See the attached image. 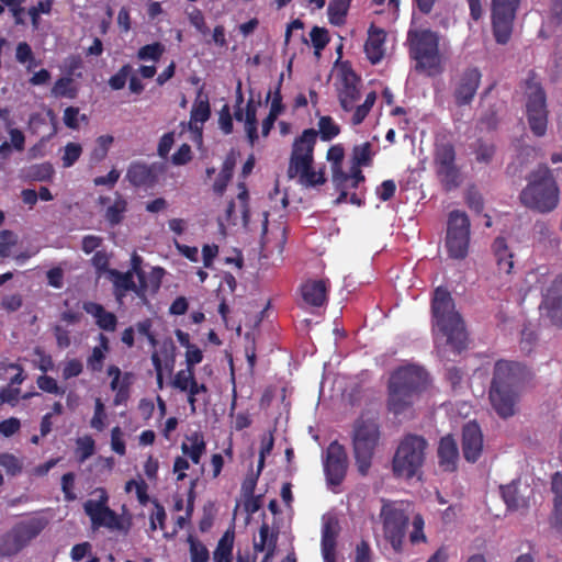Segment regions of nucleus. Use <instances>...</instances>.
Listing matches in <instances>:
<instances>
[{
	"label": "nucleus",
	"mask_w": 562,
	"mask_h": 562,
	"mask_svg": "<svg viewBox=\"0 0 562 562\" xmlns=\"http://www.w3.org/2000/svg\"><path fill=\"white\" fill-rule=\"evenodd\" d=\"M317 125L318 131L304 130L291 147L286 176L303 188H316L327 181L324 168H315L314 149L318 135L322 140L330 142L340 134V126L329 115L321 116Z\"/></svg>",
	"instance_id": "obj_1"
},
{
	"label": "nucleus",
	"mask_w": 562,
	"mask_h": 562,
	"mask_svg": "<svg viewBox=\"0 0 562 562\" xmlns=\"http://www.w3.org/2000/svg\"><path fill=\"white\" fill-rule=\"evenodd\" d=\"M536 374L526 363L499 359L494 363L488 400L501 418L516 414L521 394L535 386Z\"/></svg>",
	"instance_id": "obj_2"
},
{
	"label": "nucleus",
	"mask_w": 562,
	"mask_h": 562,
	"mask_svg": "<svg viewBox=\"0 0 562 562\" xmlns=\"http://www.w3.org/2000/svg\"><path fill=\"white\" fill-rule=\"evenodd\" d=\"M428 384L429 376L424 368L415 364L397 368L392 372L387 384V409L394 415L405 413Z\"/></svg>",
	"instance_id": "obj_3"
},
{
	"label": "nucleus",
	"mask_w": 562,
	"mask_h": 562,
	"mask_svg": "<svg viewBox=\"0 0 562 562\" xmlns=\"http://www.w3.org/2000/svg\"><path fill=\"white\" fill-rule=\"evenodd\" d=\"M434 326L447 338V344L460 353L467 347V331L461 315L456 311L451 293L438 286L431 300Z\"/></svg>",
	"instance_id": "obj_4"
},
{
	"label": "nucleus",
	"mask_w": 562,
	"mask_h": 562,
	"mask_svg": "<svg viewBox=\"0 0 562 562\" xmlns=\"http://www.w3.org/2000/svg\"><path fill=\"white\" fill-rule=\"evenodd\" d=\"M527 180L528 184L519 194L521 204L539 213L552 212L559 204L560 192L548 166L540 165Z\"/></svg>",
	"instance_id": "obj_5"
},
{
	"label": "nucleus",
	"mask_w": 562,
	"mask_h": 562,
	"mask_svg": "<svg viewBox=\"0 0 562 562\" xmlns=\"http://www.w3.org/2000/svg\"><path fill=\"white\" fill-rule=\"evenodd\" d=\"M428 441L420 435H405L393 456L392 471L395 477L409 480L416 476L426 460Z\"/></svg>",
	"instance_id": "obj_6"
},
{
	"label": "nucleus",
	"mask_w": 562,
	"mask_h": 562,
	"mask_svg": "<svg viewBox=\"0 0 562 562\" xmlns=\"http://www.w3.org/2000/svg\"><path fill=\"white\" fill-rule=\"evenodd\" d=\"M381 437L380 425L375 418L361 415L353 423L352 448L358 471L366 475L371 467L374 450Z\"/></svg>",
	"instance_id": "obj_7"
},
{
	"label": "nucleus",
	"mask_w": 562,
	"mask_h": 562,
	"mask_svg": "<svg viewBox=\"0 0 562 562\" xmlns=\"http://www.w3.org/2000/svg\"><path fill=\"white\" fill-rule=\"evenodd\" d=\"M438 40L439 37H408V53L411 59L415 61V71L428 77L443 72V58Z\"/></svg>",
	"instance_id": "obj_8"
},
{
	"label": "nucleus",
	"mask_w": 562,
	"mask_h": 562,
	"mask_svg": "<svg viewBox=\"0 0 562 562\" xmlns=\"http://www.w3.org/2000/svg\"><path fill=\"white\" fill-rule=\"evenodd\" d=\"M535 79V72L530 71L526 80V115L532 134L541 137L546 134L548 126L547 97L541 85Z\"/></svg>",
	"instance_id": "obj_9"
},
{
	"label": "nucleus",
	"mask_w": 562,
	"mask_h": 562,
	"mask_svg": "<svg viewBox=\"0 0 562 562\" xmlns=\"http://www.w3.org/2000/svg\"><path fill=\"white\" fill-rule=\"evenodd\" d=\"M380 517L383 525V536L395 553L403 552L404 539L409 517L403 504L385 502L381 508Z\"/></svg>",
	"instance_id": "obj_10"
},
{
	"label": "nucleus",
	"mask_w": 562,
	"mask_h": 562,
	"mask_svg": "<svg viewBox=\"0 0 562 562\" xmlns=\"http://www.w3.org/2000/svg\"><path fill=\"white\" fill-rule=\"evenodd\" d=\"M470 220L465 212L453 210L449 213L446 248L451 259L463 260L470 247Z\"/></svg>",
	"instance_id": "obj_11"
},
{
	"label": "nucleus",
	"mask_w": 562,
	"mask_h": 562,
	"mask_svg": "<svg viewBox=\"0 0 562 562\" xmlns=\"http://www.w3.org/2000/svg\"><path fill=\"white\" fill-rule=\"evenodd\" d=\"M43 519L34 518L14 526L0 540V557H12L36 538L45 528Z\"/></svg>",
	"instance_id": "obj_12"
},
{
	"label": "nucleus",
	"mask_w": 562,
	"mask_h": 562,
	"mask_svg": "<svg viewBox=\"0 0 562 562\" xmlns=\"http://www.w3.org/2000/svg\"><path fill=\"white\" fill-rule=\"evenodd\" d=\"M520 0H492L493 35H512Z\"/></svg>",
	"instance_id": "obj_13"
},
{
	"label": "nucleus",
	"mask_w": 562,
	"mask_h": 562,
	"mask_svg": "<svg viewBox=\"0 0 562 562\" xmlns=\"http://www.w3.org/2000/svg\"><path fill=\"white\" fill-rule=\"evenodd\" d=\"M348 468L347 453L338 441L329 443L324 461V472L329 485H340L346 477Z\"/></svg>",
	"instance_id": "obj_14"
},
{
	"label": "nucleus",
	"mask_w": 562,
	"mask_h": 562,
	"mask_svg": "<svg viewBox=\"0 0 562 562\" xmlns=\"http://www.w3.org/2000/svg\"><path fill=\"white\" fill-rule=\"evenodd\" d=\"M108 496L103 493L99 499H88L83 504L85 513L90 517L93 528L106 527L122 529V522L114 510L106 505Z\"/></svg>",
	"instance_id": "obj_15"
},
{
	"label": "nucleus",
	"mask_w": 562,
	"mask_h": 562,
	"mask_svg": "<svg viewBox=\"0 0 562 562\" xmlns=\"http://www.w3.org/2000/svg\"><path fill=\"white\" fill-rule=\"evenodd\" d=\"M482 74L476 67H469L458 77L453 87V98L458 106L469 105L480 87Z\"/></svg>",
	"instance_id": "obj_16"
},
{
	"label": "nucleus",
	"mask_w": 562,
	"mask_h": 562,
	"mask_svg": "<svg viewBox=\"0 0 562 562\" xmlns=\"http://www.w3.org/2000/svg\"><path fill=\"white\" fill-rule=\"evenodd\" d=\"M461 447L463 458L470 463H475L482 456L483 434L476 422L471 420L463 425Z\"/></svg>",
	"instance_id": "obj_17"
},
{
	"label": "nucleus",
	"mask_w": 562,
	"mask_h": 562,
	"mask_svg": "<svg viewBox=\"0 0 562 562\" xmlns=\"http://www.w3.org/2000/svg\"><path fill=\"white\" fill-rule=\"evenodd\" d=\"M360 78L357 74L348 68L341 70L340 87L338 88V100L344 111L350 112L355 108V103L360 99L358 88Z\"/></svg>",
	"instance_id": "obj_18"
},
{
	"label": "nucleus",
	"mask_w": 562,
	"mask_h": 562,
	"mask_svg": "<svg viewBox=\"0 0 562 562\" xmlns=\"http://www.w3.org/2000/svg\"><path fill=\"white\" fill-rule=\"evenodd\" d=\"M125 179L134 188L149 189L157 183L158 176L154 165L133 161L127 167Z\"/></svg>",
	"instance_id": "obj_19"
},
{
	"label": "nucleus",
	"mask_w": 562,
	"mask_h": 562,
	"mask_svg": "<svg viewBox=\"0 0 562 562\" xmlns=\"http://www.w3.org/2000/svg\"><path fill=\"white\" fill-rule=\"evenodd\" d=\"M438 465L443 472H454L460 459L457 440L452 435L443 436L437 448Z\"/></svg>",
	"instance_id": "obj_20"
},
{
	"label": "nucleus",
	"mask_w": 562,
	"mask_h": 562,
	"mask_svg": "<svg viewBox=\"0 0 562 562\" xmlns=\"http://www.w3.org/2000/svg\"><path fill=\"white\" fill-rule=\"evenodd\" d=\"M339 524L335 517H328L322 526V555L324 562H336V547Z\"/></svg>",
	"instance_id": "obj_21"
},
{
	"label": "nucleus",
	"mask_w": 562,
	"mask_h": 562,
	"mask_svg": "<svg viewBox=\"0 0 562 562\" xmlns=\"http://www.w3.org/2000/svg\"><path fill=\"white\" fill-rule=\"evenodd\" d=\"M544 303L551 322L562 328V273L553 280L548 289Z\"/></svg>",
	"instance_id": "obj_22"
},
{
	"label": "nucleus",
	"mask_w": 562,
	"mask_h": 562,
	"mask_svg": "<svg viewBox=\"0 0 562 562\" xmlns=\"http://www.w3.org/2000/svg\"><path fill=\"white\" fill-rule=\"evenodd\" d=\"M82 310L94 318L95 325L100 329L104 331H114L116 329V315L106 311L103 305L92 301H85L82 303Z\"/></svg>",
	"instance_id": "obj_23"
},
{
	"label": "nucleus",
	"mask_w": 562,
	"mask_h": 562,
	"mask_svg": "<svg viewBox=\"0 0 562 562\" xmlns=\"http://www.w3.org/2000/svg\"><path fill=\"white\" fill-rule=\"evenodd\" d=\"M303 301L314 307L323 306L327 301V285L324 280H310L301 286Z\"/></svg>",
	"instance_id": "obj_24"
},
{
	"label": "nucleus",
	"mask_w": 562,
	"mask_h": 562,
	"mask_svg": "<svg viewBox=\"0 0 562 562\" xmlns=\"http://www.w3.org/2000/svg\"><path fill=\"white\" fill-rule=\"evenodd\" d=\"M551 492L553 494L551 525L562 536V473L555 472L552 475Z\"/></svg>",
	"instance_id": "obj_25"
},
{
	"label": "nucleus",
	"mask_w": 562,
	"mask_h": 562,
	"mask_svg": "<svg viewBox=\"0 0 562 562\" xmlns=\"http://www.w3.org/2000/svg\"><path fill=\"white\" fill-rule=\"evenodd\" d=\"M108 273L113 282L114 296L119 302H122L126 293L128 291L133 292V290L136 288L133 271L121 272L116 269H109Z\"/></svg>",
	"instance_id": "obj_26"
},
{
	"label": "nucleus",
	"mask_w": 562,
	"mask_h": 562,
	"mask_svg": "<svg viewBox=\"0 0 562 562\" xmlns=\"http://www.w3.org/2000/svg\"><path fill=\"white\" fill-rule=\"evenodd\" d=\"M492 250L499 272L509 274L514 268V255L509 250L504 237H496L492 244Z\"/></svg>",
	"instance_id": "obj_27"
},
{
	"label": "nucleus",
	"mask_w": 562,
	"mask_h": 562,
	"mask_svg": "<svg viewBox=\"0 0 562 562\" xmlns=\"http://www.w3.org/2000/svg\"><path fill=\"white\" fill-rule=\"evenodd\" d=\"M205 450L206 443L204 437L199 431H194L190 436H187V441L181 445L182 453L189 457L194 464L200 463Z\"/></svg>",
	"instance_id": "obj_28"
},
{
	"label": "nucleus",
	"mask_w": 562,
	"mask_h": 562,
	"mask_svg": "<svg viewBox=\"0 0 562 562\" xmlns=\"http://www.w3.org/2000/svg\"><path fill=\"white\" fill-rule=\"evenodd\" d=\"M98 341L99 345L93 347L91 355L87 358V367L92 372L102 371L106 353L110 350V341L104 334H99Z\"/></svg>",
	"instance_id": "obj_29"
},
{
	"label": "nucleus",
	"mask_w": 562,
	"mask_h": 562,
	"mask_svg": "<svg viewBox=\"0 0 562 562\" xmlns=\"http://www.w3.org/2000/svg\"><path fill=\"white\" fill-rule=\"evenodd\" d=\"M436 175L446 191H451L460 186V170L456 164L435 166Z\"/></svg>",
	"instance_id": "obj_30"
},
{
	"label": "nucleus",
	"mask_w": 562,
	"mask_h": 562,
	"mask_svg": "<svg viewBox=\"0 0 562 562\" xmlns=\"http://www.w3.org/2000/svg\"><path fill=\"white\" fill-rule=\"evenodd\" d=\"M470 148L474 155L475 161L480 165H490L496 154L495 144L484 138H477L471 144Z\"/></svg>",
	"instance_id": "obj_31"
},
{
	"label": "nucleus",
	"mask_w": 562,
	"mask_h": 562,
	"mask_svg": "<svg viewBox=\"0 0 562 562\" xmlns=\"http://www.w3.org/2000/svg\"><path fill=\"white\" fill-rule=\"evenodd\" d=\"M234 539V531L227 530L224 532L213 552L214 562H232Z\"/></svg>",
	"instance_id": "obj_32"
},
{
	"label": "nucleus",
	"mask_w": 562,
	"mask_h": 562,
	"mask_svg": "<svg viewBox=\"0 0 562 562\" xmlns=\"http://www.w3.org/2000/svg\"><path fill=\"white\" fill-rule=\"evenodd\" d=\"M127 211V201L120 194H115V200L112 205L108 206L104 217L106 222L112 226H116L122 223L124 215Z\"/></svg>",
	"instance_id": "obj_33"
},
{
	"label": "nucleus",
	"mask_w": 562,
	"mask_h": 562,
	"mask_svg": "<svg viewBox=\"0 0 562 562\" xmlns=\"http://www.w3.org/2000/svg\"><path fill=\"white\" fill-rule=\"evenodd\" d=\"M519 483L513 481L510 484L501 486L502 497L508 509H518L527 506V502L518 493Z\"/></svg>",
	"instance_id": "obj_34"
},
{
	"label": "nucleus",
	"mask_w": 562,
	"mask_h": 562,
	"mask_svg": "<svg viewBox=\"0 0 562 562\" xmlns=\"http://www.w3.org/2000/svg\"><path fill=\"white\" fill-rule=\"evenodd\" d=\"M344 157L345 149L340 144L333 145L327 150V160L331 164L333 181H337L345 176V171L342 170Z\"/></svg>",
	"instance_id": "obj_35"
},
{
	"label": "nucleus",
	"mask_w": 562,
	"mask_h": 562,
	"mask_svg": "<svg viewBox=\"0 0 562 562\" xmlns=\"http://www.w3.org/2000/svg\"><path fill=\"white\" fill-rule=\"evenodd\" d=\"M25 179L30 181H50L54 176V167L50 162L35 164L27 167L24 171Z\"/></svg>",
	"instance_id": "obj_36"
},
{
	"label": "nucleus",
	"mask_w": 562,
	"mask_h": 562,
	"mask_svg": "<svg viewBox=\"0 0 562 562\" xmlns=\"http://www.w3.org/2000/svg\"><path fill=\"white\" fill-rule=\"evenodd\" d=\"M456 164V149L450 142H440L435 146L434 165H453Z\"/></svg>",
	"instance_id": "obj_37"
},
{
	"label": "nucleus",
	"mask_w": 562,
	"mask_h": 562,
	"mask_svg": "<svg viewBox=\"0 0 562 562\" xmlns=\"http://www.w3.org/2000/svg\"><path fill=\"white\" fill-rule=\"evenodd\" d=\"M384 40L385 37H367L364 53L373 65L379 64L385 55Z\"/></svg>",
	"instance_id": "obj_38"
},
{
	"label": "nucleus",
	"mask_w": 562,
	"mask_h": 562,
	"mask_svg": "<svg viewBox=\"0 0 562 562\" xmlns=\"http://www.w3.org/2000/svg\"><path fill=\"white\" fill-rule=\"evenodd\" d=\"M52 94L56 98L75 99L78 94V88L71 77L64 76L55 81Z\"/></svg>",
	"instance_id": "obj_39"
},
{
	"label": "nucleus",
	"mask_w": 562,
	"mask_h": 562,
	"mask_svg": "<svg viewBox=\"0 0 562 562\" xmlns=\"http://www.w3.org/2000/svg\"><path fill=\"white\" fill-rule=\"evenodd\" d=\"M189 552L191 562H207L210 552L205 544L193 536H188Z\"/></svg>",
	"instance_id": "obj_40"
},
{
	"label": "nucleus",
	"mask_w": 562,
	"mask_h": 562,
	"mask_svg": "<svg viewBox=\"0 0 562 562\" xmlns=\"http://www.w3.org/2000/svg\"><path fill=\"white\" fill-rule=\"evenodd\" d=\"M138 279V284H136V288L133 290V292L144 302H147V292L149 288L151 289V292H157L160 286V278L156 280H151L150 284L147 281L146 273H137L135 274Z\"/></svg>",
	"instance_id": "obj_41"
},
{
	"label": "nucleus",
	"mask_w": 562,
	"mask_h": 562,
	"mask_svg": "<svg viewBox=\"0 0 562 562\" xmlns=\"http://www.w3.org/2000/svg\"><path fill=\"white\" fill-rule=\"evenodd\" d=\"M233 169L234 161L228 159L225 160L223 168L213 184V190L216 194L222 195L225 192L227 184L233 177Z\"/></svg>",
	"instance_id": "obj_42"
},
{
	"label": "nucleus",
	"mask_w": 562,
	"mask_h": 562,
	"mask_svg": "<svg viewBox=\"0 0 562 562\" xmlns=\"http://www.w3.org/2000/svg\"><path fill=\"white\" fill-rule=\"evenodd\" d=\"M195 378V370H191L189 368L179 370L170 381V385L180 391L188 392L190 389L191 382Z\"/></svg>",
	"instance_id": "obj_43"
},
{
	"label": "nucleus",
	"mask_w": 562,
	"mask_h": 562,
	"mask_svg": "<svg viewBox=\"0 0 562 562\" xmlns=\"http://www.w3.org/2000/svg\"><path fill=\"white\" fill-rule=\"evenodd\" d=\"M82 155V146L79 143L70 142L63 148L61 164L64 168L72 167Z\"/></svg>",
	"instance_id": "obj_44"
},
{
	"label": "nucleus",
	"mask_w": 562,
	"mask_h": 562,
	"mask_svg": "<svg viewBox=\"0 0 562 562\" xmlns=\"http://www.w3.org/2000/svg\"><path fill=\"white\" fill-rule=\"evenodd\" d=\"M0 465L5 470L8 475L15 476L23 470L22 461L13 453H0Z\"/></svg>",
	"instance_id": "obj_45"
},
{
	"label": "nucleus",
	"mask_w": 562,
	"mask_h": 562,
	"mask_svg": "<svg viewBox=\"0 0 562 562\" xmlns=\"http://www.w3.org/2000/svg\"><path fill=\"white\" fill-rule=\"evenodd\" d=\"M77 445V454L78 460L80 462L86 461L89 459L95 450V442L94 439L91 436H83L76 440Z\"/></svg>",
	"instance_id": "obj_46"
},
{
	"label": "nucleus",
	"mask_w": 562,
	"mask_h": 562,
	"mask_svg": "<svg viewBox=\"0 0 562 562\" xmlns=\"http://www.w3.org/2000/svg\"><path fill=\"white\" fill-rule=\"evenodd\" d=\"M371 144L366 142L361 145H356L352 149V165L357 166H369L371 164Z\"/></svg>",
	"instance_id": "obj_47"
},
{
	"label": "nucleus",
	"mask_w": 562,
	"mask_h": 562,
	"mask_svg": "<svg viewBox=\"0 0 562 562\" xmlns=\"http://www.w3.org/2000/svg\"><path fill=\"white\" fill-rule=\"evenodd\" d=\"M211 115V109L207 98L198 99L191 110V121L195 123H204Z\"/></svg>",
	"instance_id": "obj_48"
},
{
	"label": "nucleus",
	"mask_w": 562,
	"mask_h": 562,
	"mask_svg": "<svg viewBox=\"0 0 562 562\" xmlns=\"http://www.w3.org/2000/svg\"><path fill=\"white\" fill-rule=\"evenodd\" d=\"M15 58L21 64L29 63L26 67L29 71L40 64V61L35 60L31 46L25 42L19 43L16 46Z\"/></svg>",
	"instance_id": "obj_49"
},
{
	"label": "nucleus",
	"mask_w": 562,
	"mask_h": 562,
	"mask_svg": "<svg viewBox=\"0 0 562 562\" xmlns=\"http://www.w3.org/2000/svg\"><path fill=\"white\" fill-rule=\"evenodd\" d=\"M165 52V47L160 43L145 45L138 49L137 57L140 60L158 61Z\"/></svg>",
	"instance_id": "obj_50"
},
{
	"label": "nucleus",
	"mask_w": 562,
	"mask_h": 562,
	"mask_svg": "<svg viewBox=\"0 0 562 562\" xmlns=\"http://www.w3.org/2000/svg\"><path fill=\"white\" fill-rule=\"evenodd\" d=\"M413 529L409 532V542L412 544H418L427 541V537L424 532L425 521L422 515L417 514L414 516L412 521Z\"/></svg>",
	"instance_id": "obj_51"
},
{
	"label": "nucleus",
	"mask_w": 562,
	"mask_h": 562,
	"mask_svg": "<svg viewBox=\"0 0 562 562\" xmlns=\"http://www.w3.org/2000/svg\"><path fill=\"white\" fill-rule=\"evenodd\" d=\"M132 66L130 64L123 65L116 74L110 77L109 86L113 90H121L125 87L127 78L132 74Z\"/></svg>",
	"instance_id": "obj_52"
},
{
	"label": "nucleus",
	"mask_w": 562,
	"mask_h": 562,
	"mask_svg": "<svg viewBox=\"0 0 562 562\" xmlns=\"http://www.w3.org/2000/svg\"><path fill=\"white\" fill-rule=\"evenodd\" d=\"M154 506L155 508L149 517V528L151 531H155L158 527L164 530L167 517L165 507L156 499Z\"/></svg>",
	"instance_id": "obj_53"
},
{
	"label": "nucleus",
	"mask_w": 562,
	"mask_h": 562,
	"mask_svg": "<svg viewBox=\"0 0 562 562\" xmlns=\"http://www.w3.org/2000/svg\"><path fill=\"white\" fill-rule=\"evenodd\" d=\"M36 383L38 389L46 393L55 395H61L65 393V390L58 386L56 380L49 375H40L36 380Z\"/></svg>",
	"instance_id": "obj_54"
},
{
	"label": "nucleus",
	"mask_w": 562,
	"mask_h": 562,
	"mask_svg": "<svg viewBox=\"0 0 562 562\" xmlns=\"http://www.w3.org/2000/svg\"><path fill=\"white\" fill-rule=\"evenodd\" d=\"M465 203L475 213H482L484 210L483 196L474 187L468 189L465 193Z\"/></svg>",
	"instance_id": "obj_55"
},
{
	"label": "nucleus",
	"mask_w": 562,
	"mask_h": 562,
	"mask_svg": "<svg viewBox=\"0 0 562 562\" xmlns=\"http://www.w3.org/2000/svg\"><path fill=\"white\" fill-rule=\"evenodd\" d=\"M347 14V4L344 1L330 3L328 7L329 21L333 24H341Z\"/></svg>",
	"instance_id": "obj_56"
},
{
	"label": "nucleus",
	"mask_w": 562,
	"mask_h": 562,
	"mask_svg": "<svg viewBox=\"0 0 562 562\" xmlns=\"http://www.w3.org/2000/svg\"><path fill=\"white\" fill-rule=\"evenodd\" d=\"M105 418L104 405L100 398H97L94 414L90 420V426L98 431H102L105 427Z\"/></svg>",
	"instance_id": "obj_57"
},
{
	"label": "nucleus",
	"mask_w": 562,
	"mask_h": 562,
	"mask_svg": "<svg viewBox=\"0 0 562 562\" xmlns=\"http://www.w3.org/2000/svg\"><path fill=\"white\" fill-rule=\"evenodd\" d=\"M83 366L82 362L77 359H70L65 362L61 371V375L64 380H69L71 378L79 376L82 373Z\"/></svg>",
	"instance_id": "obj_58"
},
{
	"label": "nucleus",
	"mask_w": 562,
	"mask_h": 562,
	"mask_svg": "<svg viewBox=\"0 0 562 562\" xmlns=\"http://www.w3.org/2000/svg\"><path fill=\"white\" fill-rule=\"evenodd\" d=\"M238 190H239V192L237 194V199L239 200V203H240V213H241L244 222L247 223L249 220L250 210H249V204H248L249 193H248V189H247L245 182L238 183Z\"/></svg>",
	"instance_id": "obj_59"
},
{
	"label": "nucleus",
	"mask_w": 562,
	"mask_h": 562,
	"mask_svg": "<svg viewBox=\"0 0 562 562\" xmlns=\"http://www.w3.org/2000/svg\"><path fill=\"white\" fill-rule=\"evenodd\" d=\"M372 550L367 540H361L355 549V560L353 562H373L372 561Z\"/></svg>",
	"instance_id": "obj_60"
},
{
	"label": "nucleus",
	"mask_w": 562,
	"mask_h": 562,
	"mask_svg": "<svg viewBox=\"0 0 562 562\" xmlns=\"http://www.w3.org/2000/svg\"><path fill=\"white\" fill-rule=\"evenodd\" d=\"M396 191V183L394 180H384L376 189L379 199L383 202L390 201Z\"/></svg>",
	"instance_id": "obj_61"
},
{
	"label": "nucleus",
	"mask_w": 562,
	"mask_h": 562,
	"mask_svg": "<svg viewBox=\"0 0 562 562\" xmlns=\"http://www.w3.org/2000/svg\"><path fill=\"white\" fill-rule=\"evenodd\" d=\"M97 143L98 148L93 150L92 156L97 160H102L106 156L110 145L113 143V137L111 135L99 136Z\"/></svg>",
	"instance_id": "obj_62"
},
{
	"label": "nucleus",
	"mask_w": 562,
	"mask_h": 562,
	"mask_svg": "<svg viewBox=\"0 0 562 562\" xmlns=\"http://www.w3.org/2000/svg\"><path fill=\"white\" fill-rule=\"evenodd\" d=\"M21 428V422L16 417H10L0 422V434L4 437H11Z\"/></svg>",
	"instance_id": "obj_63"
},
{
	"label": "nucleus",
	"mask_w": 562,
	"mask_h": 562,
	"mask_svg": "<svg viewBox=\"0 0 562 562\" xmlns=\"http://www.w3.org/2000/svg\"><path fill=\"white\" fill-rule=\"evenodd\" d=\"M203 352L198 346H192L188 348L186 351V368L191 370H195V366L202 362Z\"/></svg>",
	"instance_id": "obj_64"
}]
</instances>
